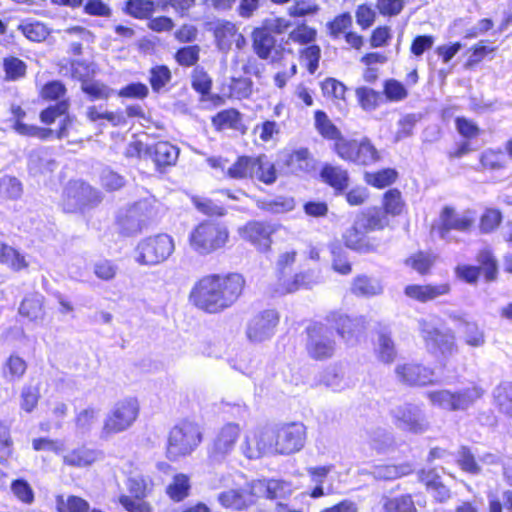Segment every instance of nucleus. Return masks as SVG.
<instances>
[{
  "mask_svg": "<svg viewBox=\"0 0 512 512\" xmlns=\"http://www.w3.org/2000/svg\"><path fill=\"white\" fill-rule=\"evenodd\" d=\"M244 284V278L238 273L206 275L194 284L189 300L206 313H221L237 301Z\"/></svg>",
  "mask_w": 512,
  "mask_h": 512,
  "instance_id": "obj_1",
  "label": "nucleus"
},
{
  "mask_svg": "<svg viewBox=\"0 0 512 512\" xmlns=\"http://www.w3.org/2000/svg\"><path fill=\"white\" fill-rule=\"evenodd\" d=\"M483 395V388L475 383L454 392L448 389L427 392V398L433 406L451 412L468 410Z\"/></svg>",
  "mask_w": 512,
  "mask_h": 512,
  "instance_id": "obj_2",
  "label": "nucleus"
},
{
  "mask_svg": "<svg viewBox=\"0 0 512 512\" xmlns=\"http://www.w3.org/2000/svg\"><path fill=\"white\" fill-rule=\"evenodd\" d=\"M229 232L225 225L215 221H203L189 235L190 247L200 255H208L225 246Z\"/></svg>",
  "mask_w": 512,
  "mask_h": 512,
  "instance_id": "obj_3",
  "label": "nucleus"
},
{
  "mask_svg": "<svg viewBox=\"0 0 512 512\" xmlns=\"http://www.w3.org/2000/svg\"><path fill=\"white\" fill-rule=\"evenodd\" d=\"M139 415V403L135 398H126L115 403L106 414L100 438L108 440L112 436L128 430Z\"/></svg>",
  "mask_w": 512,
  "mask_h": 512,
  "instance_id": "obj_4",
  "label": "nucleus"
},
{
  "mask_svg": "<svg viewBox=\"0 0 512 512\" xmlns=\"http://www.w3.org/2000/svg\"><path fill=\"white\" fill-rule=\"evenodd\" d=\"M202 433L198 424L183 421L174 426L168 437L167 456L176 460L180 456L190 454L201 442Z\"/></svg>",
  "mask_w": 512,
  "mask_h": 512,
  "instance_id": "obj_5",
  "label": "nucleus"
},
{
  "mask_svg": "<svg viewBox=\"0 0 512 512\" xmlns=\"http://www.w3.org/2000/svg\"><path fill=\"white\" fill-rule=\"evenodd\" d=\"M174 250V240L166 233L146 237L136 247L138 253L136 261L142 265H158L165 262Z\"/></svg>",
  "mask_w": 512,
  "mask_h": 512,
  "instance_id": "obj_6",
  "label": "nucleus"
},
{
  "mask_svg": "<svg viewBox=\"0 0 512 512\" xmlns=\"http://www.w3.org/2000/svg\"><path fill=\"white\" fill-rule=\"evenodd\" d=\"M334 151L342 160L361 166L371 165L380 159L377 149L368 138L340 139L334 143Z\"/></svg>",
  "mask_w": 512,
  "mask_h": 512,
  "instance_id": "obj_7",
  "label": "nucleus"
},
{
  "mask_svg": "<svg viewBox=\"0 0 512 512\" xmlns=\"http://www.w3.org/2000/svg\"><path fill=\"white\" fill-rule=\"evenodd\" d=\"M418 323L421 337L430 352H439L444 359L458 352V346L452 332L441 331L425 319L419 320Z\"/></svg>",
  "mask_w": 512,
  "mask_h": 512,
  "instance_id": "obj_8",
  "label": "nucleus"
},
{
  "mask_svg": "<svg viewBox=\"0 0 512 512\" xmlns=\"http://www.w3.org/2000/svg\"><path fill=\"white\" fill-rule=\"evenodd\" d=\"M475 223L474 214L471 211L458 213L453 207L445 206L440 212L437 225L433 227L438 236L445 241L451 240V231L469 232Z\"/></svg>",
  "mask_w": 512,
  "mask_h": 512,
  "instance_id": "obj_9",
  "label": "nucleus"
},
{
  "mask_svg": "<svg viewBox=\"0 0 512 512\" xmlns=\"http://www.w3.org/2000/svg\"><path fill=\"white\" fill-rule=\"evenodd\" d=\"M307 351L315 360H325L332 357L336 350V342L331 329L321 323H315L307 328Z\"/></svg>",
  "mask_w": 512,
  "mask_h": 512,
  "instance_id": "obj_10",
  "label": "nucleus"
},
{
  "mask_svg": "<svg viewBox=\"0 0 512 512\" xmlns=\"http://www.w3.org/2000/svg\"><path fill=\"white\" fill-rule=\"evenodd\" d=\"M390 414L396 427L403 431L422 434L429 429L423 410L416 404L404 403L396 406Z\"/></svg>",
  "mask_w": 512,
  "mask_h": 512,
  "instance_id": "obj_11",
  "label": "nucleus"
},
{
  "mask_svg": "<svg viewBox=\"0 0 512 512\" xmlns=\"http://www.w3.org/2000/svg\"><path fill=\"white\" fill-rule=\"evenodd\" d=\"M289 24L286 20L270 16L263 20L261 27H258V57L263 59L271 58L272 61L279 55L275 46L276 40L272 34H281Z\"/></svg>",
  "mask_w": 512,
  "mask_h": 512,
  "instance_id": "obj_12",
  "label": "nucleus"
},
{
  "mask_svg": "<svg viewBox=\"0 0 512 512\" xmlns=\"http://www.w3.org/2000/svg\"><path fill=\"white\" fill-rule=\"evenodd\" d=\"M477 261L480 266H458L456 274L459 278L469 284H475L479 278L481 270L484 272L488 281H492L497 275V261L489 250H482L478 253Z\"/></svg>",
  "mask_w": 512,
  "mask_h": 512,
  "instance_id": "obj_13",
  "label": "nucleus"
},
{
  "mask_svg": "<svg viewBox=\"0 0 512 512\" xmlns=\"http://www.w3.org/2000/svg\"><path fill=\"white\" fill-rule=\"evenodd\" d=\"M145 203H135L129 208L119 212L117 216V229L123 236H134L147 226V215L144 213Z\"/></svg>",
  "mask_w": 512,
  "mask_h": 512,
  "instance_id": "obj_14",
  "label": "nucleus"
},
{
  "mask_svg": "<svg viewBox=\"0 0 512 512\" xmlns=\"http://www.w3.org/2000/svg\"><path fill=\"white\" fill-rule=\"evenodd\" d=\"M305 427L300 423L278 424L277 454H292L304 446Z\"/></svg>",
  "mask_w": 512,
  "mask_h": 512,
  "instance_id": "obj_15",
  "label": "nucleus"
},
{
  "mask_svg": "<svg viewBox=\"0 0 512 512\" xmlns=\"http://www.w3.org/2000/svg\"><path fill=\"white\" fill-rule=\"evenodd\" d=\"M240 428L237 424L228 423L217 433L209 456L215 462H221L234 448L239 437Z\"/></svg>",
  "mask_w": 512,
  "mask_h": 512,
  "instance_id": "obj_16",
  "label": "nucleus"
},
{
  "mask_svg": "<svg viewBox=\"0 0 512 512\" xmlns=\"http://www.w3.org/2000/svg\"><path fill=\"white\" fill-rule=\"evenodd\" d=\"M395 373L401 383L409 386H425L433 383L434 371L421 364L398 365Z\"/></svg>",
  "mask_w": 512,
  "mask_h": 512,
  "instance_id": "obj_17",
  "label": "nucleus"
},
{
  "mask_svg": "<svg viewBox=\"0 0 512 512\" xmlns=\"http://www.w3.org/2000/svg\"><path fill=\"white\" fill-rule=\"evenodd\" d=\"M66 196L73 209H80L100 202L99 192L82 181L70 183L66 188Z\"/></svg>",
  "mask_w": 512,
  "mask_h": 512,
  "instance_id": "obj_18",
  "label": "nucleus"
},
{
  "mask_svg": "<svg viewBox=\"0 0 512 512\" xmlns=\"http://www.w3.org/2000/svg\"><path fill=\"white\" fill-rule=\"evenodd\" d=\"M146 156L147 159L154 162L158 169H161L175 165L179 156V149L167 141H160L147 146Z\"/></svg>",
  "mask_w": 512,
  "mask_h": 512,
  "instance_id": "obj_19",
  "label": "nucleus"
},
{
  "mask_svg": "<svg viewBox=\"0 0 512 512\" xmlns=\"http://www.w3.org/2000/svg\"><path fill=\"white\" fill-rule=\"evenodd\" d=\"M450 286L447 283L438 285H408L405 288V294L411 299L427 302L440 296L448 294Z\"/></svg>",
  "mask_w": 512,
  "mask_h": 512,
  "instance_id": "obj_20",
  "label": "nucleus"
},
{
  "mask_svg": "<svg viewBox=\"0 0 512 512\" xmlns=\"http://www.w3.org/2000/svg\"><path fill=\"white\" fill-rule=\"evenodd\" d=\"M321 180L331 186L336 193H342L349 186L348 171L341 166L325 164L320 171Z\"/></svg>",
  "mask_w": 512,
  "mask_h": 512,
  "instance_id": "obj_21",
  "label": "nucleus"
},
{
  "mask_svg": "<svg viewBox=\"0 0 512 512\" xmlns=\"http://www.w3.org/2000/svg\"><path fill=\"white\" fill-rule=\"evenodd\" d=\"M56 161L44 150H33L29 153L27 168L30 175L36 177L53 172Z\"/></svg>",
  "mask_w": 512,
  "mask_h": 512,
  "instance_id": "obj_22",
  "label": "nucleus"
},
{
  "mask_svg": "<svg viewBox=\"0 0 512 512\" xmlns=\"http://www.w3.org/2000/svg\"><path fill=\"white\" fill-rule=\"evenodd\" d=\"M44 296L40 293H33L26 296L20 306L19 314L30 321H42L45 316Z\"/></svg>",
  "mask_w": 512,
  "mask_h": 512,
  "instance_id": "obj_23",
  "label": "nucleus"
},
{
  "mask_svg": "<svg viewBox=\"0 0 512 512\" xmlns=\"http://www.w3.org/2000/svg\"><path fill=\"white\" fill-rule=\"evenodd\" d=\"M419 479L425 483L436 501L442 503L451 497L450 490L440 481V477L433 470H422L419 473Z\"/></svg>",
  "mask_w": 512,
  "mask_h": 512,
  "instance_id": "obj_24",
  "label": "nucleus"
},
{
  "mask_svg": "<svg viewBox=\"0 0 512 512\" xmlns=\"http://www.w3.org/2000/svg\"><path fill=\"white\" fill-rule=\"evenodd\" d=\"M355 222L366 234L375 230H381L387 225L385 213L379 209H370L359 214Z\"/></svg>",
  "mask_w": 512,
  "mask_h": 512,
  "instance_id": "obj_25",
  "label": "nucleus"
},
{
  "mask_svg": "<svg viewBox=\"0 0 512 512\" xmlns=\"http://www.w3.org/2000/svg\"><path fill=\"white\" fill-rule=\"evenodd\" d=\"M350 290L356 296L372 297L381 294L383 287L378 280L362 274L353 279Z\"/></svg>",
  "mask_w": 512,
  "mask_h": 512,
  "instance_id": "obj_26",
  "label": "nucleus"
},
{
  "mask_svg": "<svg viewBox=\"0 0 512 512\" xmlns=\"http://www.w3.org/2000/svg\"><path fill=\"white\" fill-rule=\"evenodd\" d=\"M278 424L264 425L258 436V453L277 454Z\"/></svg>",
  "mask_w": 512,
  "mask_h": 512,
  "instance_id": "obj_27",
  "label": "nucleus"
},
{
  "mask_svg": "<svg viewBox=\"0 0 512 512\" xmlns=\"http://www.w3.org/2000/svg\"><path fill=\"white\" fill-rule=\"evenodd\" d=\"M156 11V4L153 0H127L124 12L136 19H150Z\"/></svg>",
  "mask_w": 512,
  "mask_h": 512,
  "instance_id": "obj_28",
  "label": "nucleus"
},
{
  "mask_svg": "<svg viewBox=\"0 0 512 512\" xmlns=\"http://www.w3.org/2000/svg\"><path fill=\"white\" fill-rule=\"evenodd\" d=\"M237 35L236 27L228 21L218 22L214 29V36L221 51H228Z\"/></svg>",
  "mask_w": 512,
  "mask_h": 512,
  "instance_id": "obj_29",
  "label": "nucleus"
},
{
  "mask_svg": "<svg viewBox=\"0 0 512 512\" xmlns=\"http://www.w3.org/2000/svg\"><path fill=\"white\" fill-rule=\"evenodd\" d=\"M314 118L315 127L321 136L335 142H339L340 139L344 138L340 130L332 123L324 111L317 110Z\"/></svg>",
  "mask_w": 512,
  "mask_h": 512,
  "instance_id": "obj_30",
  "label": "nucleus"
},
{
  "mask_svg": "<svg viewBox=\"0 0 512 512\" xmlns=\"http://www.w3.org/2000/svg\"><path fill=\"white\" fill-rule=\"evenodd\" d=\"M279 323V314L274 309H267L258 316V340L270 338Z\"/></svg>",
  "mask_w": 512,
  "mask_h": 512,
  "instance_id": "obj_31",
  "label": "nucleus"
},
{
  "mask_svg": "<svg viewBox=\"0 0 512 512\" xmlns=\"http://www.w3.org/2000/svg\"><path fill=\"white\" fill-rule=\"evenodd\" d=\"M365 235L366 233L361 228L357 227V223L354 221L353 226L344 233L343 239L348 248L366 253L371 249L370 245L365 241Z\"/></svg>",
  "mask_w": 512,
  "mask_h": 512,
  "instance_id": "obj_32",
  "label": "nucleus"
},
{
  "mask_svg": "<svg viewBox=\"0 0 512 512\" xmlns=\"http://www.w3.org/2000/svg\"><path fill=\"white\" fill-rule=\"evenodd\" d=\"M97 460V452L92 449L81 447L64 456V463L73 467H86Z\"/></svg>",
  "mask_w": 512,
  "mask_h": 512,
  "instance_id": "obj_33",
  "label": "nucleus"
},
{
  "mask_svg": "<svg viewBox=\"0 0 512 512\" xmlns=\"http://www.w3.org/2000/svg\"><path fill=\"white\" fill-rule=\"evenodd\" d=\"M0 264L7 265L14 271H20L28 266L24 256L7 244L0 245Z\"/></svg>",
  "mask_w": 512,
  "mask_h": 512,
  "instance_id": "obj_34",
  "label": "nucleus"
},
{
  "mask_svg": "<svg viewBox=\"0 0 512 512\" xmlns=\"http://www.w3.org/2000/svg\"><path fill=\"white\" fill-rule=\"evenodd\" d=\"M81 90L88 96L90 101L107 100L114 90L98 80H89L81 85Z\"/></svg>",
  "mask_w": 512,
  "mask_h": 512,
  "instance_id": "obj_35",
  "label": "nucleus"
},
{
  "mask_svg": "<svg viewBox=\"0 0 512 512\" xmlns=\"http://www.w3.org/2000/svg\"><path fill=\"white\" fill-rule=\"evenodd\" d=\"M189 490V478L184 474H177L167 486L166 493L173 501L180 502L189 495Z\"/></svg>",
  "mask_w": 512,
  "mask_h": 512,
  "instance_id": "obj_36",
  "label": "nucleus"
},
{
  "mask_svg": "<svg viewBox=\"0 0 512 512\" xmlns=\"http://www.w3.org/2000/svg\"><path fill=\"white\" fill-rule=\"evenodd\" d=\"M368 442L372 449L378 453L385 452L393 445L391 433L383 428H375L367 431Z\"/></svg>",
  "mask_w": 512,
  "mask_h": 512,
  "instance_id": "obj_37",
  "label": "nucleus"
},
{
  "mask_svg": "<svg viewBox=\"0 0 512 512\" xmlns=\"http://www.w3.org/2000/svg\"><path fill=\"white\" fill-rule=\"evenodd\" d=\"M309 275L301 272L294 275L292 279L286 278L281 283H277L274 288L273 295H285L297 291L301 287H309L310 282L307 280Z\"/></svg>",
  "mask_w": 512,
  "mask_h": 512,
  "instance_id": "obj_38",
  "label": "nucleus"
},
{
  "mask_svg": "<svg viewBox=\"0 0 512 512\" xmlns=\"http://www.w3.org/2000/svg\"><path fill=\"white\" fill-rule=\"evenodd\" d=\"M457 463L460 468L471 475H479L482 472L481 465L477 462L475 455L467 446H461L457 452Z\"/></svg>",
  "mask_w": 512,
  "mask_h": 512,
  "instance_id": "obj_39",
  "label": "nucleus"
},
{
  "mask_svg": "<svg viewBox=\"0 0 512 512\" xmlns=\"http://www.w3.org/2000/svg\"><path fill=\"white\" fill-rule=\"evenodd\" d=\"M360 106L366 111H372L383 102V94L369 87H359L355 91Z\"/></svg>",
  "mask_w": 512,
  "mask_h": 512,
  "instance_id": "obj_40",
  "label": "nucleus"
},
{
  "mask_svg": "<svg viewBox=\"0 0 512 512\" xmlns=\"http://www.w3.org/2000/svg\"><path fill=\"white\" fill-rule=\"evenodd\" d=\"M494 398L501 412L512 418V383L504 382L497 386Z\"/></svg>",
  "mask_w": 512,
  "mask_h": 512,
  "instance_id": "obj_41",
  "label": "nucleus"
},
{
  "mask_svg": "<svg viewBox=\"0 0 512 512\" xmlns=\"http://www.w3.org/2000/svg\"><path fill=\"white\" fill-rule=\"evenodd\" d=\"M219 503L225 508H232L235 510H242L247 508L252 501H247L245 493L236 491V490H228L220 493L218 495Z\"/></svg>",
  "mask_w": 512,
  "mask_h": 512,
  "instance_id": "obj_42",
  "label": "nucleus"
},
{
  "mask_svg": "<svg viewBox=\"0 0 512 512\" xmlns=\"http://www.w3.org/2000/svg\"><path fill=\"white\" fill-rule=\"evenodd\" d=\"M412 471L410 465H380L373 470V475L379 480H394Z\"/></svg>",
  "mask_w": 512,
  "mask_h": 512,
  "instance_id": "obj_43",
  "label": "nucleus"
},
{
  "mask_svg": "<svg viewBox=\"0 0 512 512\" xmlns=\"http://www.w3.org/2000/svg\"><path fill=\"white\" fill-rule=\"evenodd\" d=\"M27 369L26 362L19 356L11 355L3 368V376L9 381H15L20 379Z\"/></svg>",
  "mask_w": 512,
  "mask_h": 512,
  "instance_id": "obj_44",
  "label": "nucleus"
},
{
  "mask_svg": "<svg viewBox=\"0 0 512 512\" xmlns=\"http://www.w3.org/2000/svg\"><path fill=\"white\" fill-rule=\"evenodd\" d=\"M5 79L7 81H17L26 75L27 65L17 57H6L3 60Z\"/></svg>",
  "mask_w": 512,
  "mask_h": 512,
  "instance_id": "obj_45",
  "label": "nucleus"
},
{
  "mask_svg": "<svg viewBox=\"0 0 512 512\" xmlns=\"http://www.w3.org/2000/svg\"><path fill=\"white\" fill-rule=\"evenodd\" d=\"M328 320L334 323L338 334L345 340L349 341L355 332L357 326L355 320L346 315L333 313Z\"/></svg>",
  "mask_w": 512,
  "mask_h": 512,
  "instance_id": "obj_46",
  "label": "nucleus"
},
{
  "mask_svg": "<svg viewBox=\"0 0 512 512\" xmlns=\"http://www.w3.org/2000/svg\"><path fill=\"white\" fill-rule=\"evenodd\" d=\"M463 326V333L465 343L472 347H481L485 343L484 333L479 329L478 325L474 322H468L461 317L458 318Z\"/></svg>",
  "mask_w": 512,
  "mask_h": 512,
  "instance_id": "obj_47",
  "label": "nucleus"
},
{
  "mask_svg": "<svg viewBox=\"0 0 512 512\" xmlns=\"http://www.w3.org/2000/svg\"><path fill=\"white\" fill-rule=\"evenodd\" d=\"M99 415V409L94 407H87L77 413L75 417L76 429L82 433H88L96 423Z\"/></svg>",
  "mask_w": 512,
  "mask_h": 512,
  "instance_id": "obj_48",
  "label": "nucleus"
},
{
  "mask_svg": "<svg viewBox=\"0 0 512 512\" xmlns=\"http://www.w3.org/2000/svg\"><path fill=\"white\" fill-rule=\"evenodd\" d=\"M22 192V183L16 177L5 175L2 178H0L1 197L15 200L21 197Z\"/></svg>",
  "mask_w": 512,
  "mask_h": 512,
  "instance_id": "obj_49",
  "label": "nucleus"
},
{
  "mask_svg": "<svg viewBox=\"0 0 512 512\" xmlns=\"http://www.w3.org/2000/svg\"><path fill=\"white\" fill-rule=\"evenodd\" d=\"M332 268L341 275H349L352 272V265L348 260L347 253L339 245L331 247Z\"/></svg>",
  "mask_w": 512,
  "mask_h": 512,
  "instance_id": "obj_50",
  "label": "nucleus"
},
{
  "mask_svg": "<svg viewBox=\"0 0 512 512\" xmlns=\"http://www.w3.org/2000/svg\"><path fill=\"white\" fill-rule=\"evenodd\" d=\"M310 153L307 148H300L292 152L287 160V165L293 172H306L311 168Z\"/></svg>",
  "mask_w": 512,
  "mask_h": 512,
  "instance_id": "obj_51",
  "label": "nucleus"
},
{
  "mask_svg": "<svg viewBox=\"0 0 512 512\" xmlns=\"http://www.w3.org/2000/svg\"><path fill=\"white\" fill-rule=\"evenodd\" d=\"M18 30L29 40L34 42L44 41L49 35L47 27L40 22L25 23L18 26Z\"/></svg>",
  "mask_w": 512,
  "mask_h": 512,
  "instance_id": "obj_52",
  "label": "nucleus"
},
{
  "mask_svg": "<svg viewBox=\"0 0 512 512\" xmlns=\"http://www.w3.org/2000/svg\"><path fill=\"white\" fill-rule=\"evenodd\" d=\"M378 356L382 362L391 363L396 357V349L390 335L380 333L378 337Z\"/></svg>",
  "mask_w": 512,
  "mask_h": 512,
  "instance_id": "obj_53",
  "label": "nucleus"
},
{
  "mask_svg": "<svg viewBox=\"0 0 512 512\" xmlns=\"http://www.w3.org/2000/svg\"><path fill=\"white\" fill-rule=\"evenodd\" d=\"M397 177V172L394 169H383L377 173H367L366 182L378 188H384L392 184Z\"/></svg>",
  "mask_w": 512,
  "mask_h": 512,
  "instance_id": "obj_54",
  "label": "nucleus"
},
{
  "mask_svg": "<svg viewBox=\"0 0 512 512\" xmlns=\"http://www.w3.org/2000/svg\"><path fill=\"white\" fill-rule=\"evenodd\" d=\"M171 72L167 66L161 65L150 70V84L154 92H159L171 80Z\"/></svg>",
  "mask_w": 512,
  "mask_h": 512,
  "instance_id": "obj_55",
  "label": "nucleus"
},
{
  "mask_svg": "<svg viewBox=\"0 0 512 512\" xmlns=\"http://www.w3.org/2000/svg\"><path fill=\"white\" fill-rule=\"evenodd\" d=\"M254 162L251 158L241 156L238 160L228 168L227 174L231 178L241 179L252 174Z\"/></svg>",
  "mask_w": 512,
  "mask_h": 512,
  "instance_id": "obj_56",
  "label": "nucleus"
},
{
  "mask_svg": "<svg viewBox=\"0 0 512 512\" xmlns=\"http://www.w3.org/2000/svg\"><path fill=\"white\" fill-rule=\"evenodd\" d=\"M481 165L485 169L499 170L505 167L506 161L502 151L486 150L480 158Z\"/></svg>",
  "mask_w": 512,
  "mask_h": 512,
  "instance_id": "obj_57",
  "label": "nucleus"
},
{
  "mask_svg": "<svg viewBox=\"0 0 512 512\" xmlns=\"http://www.w3.org/2000/svg\"><path fill=\"white\" fill-rule=\"evenodd\" d=\"M387 100L398 102L407 97L406 88L395 79L386 80L384 83V91L382 93Z\"/></svg>",
  "mask_w": 512,
  "mask_h": 512,
  "instance_id": "obj_58",
  "label": "nucleus"
},
{
  "mask_svg": "<svg viewBox=\"0 0 512 512\" xmlns=\"http://www.w3.org/2000/svg\"><path fill=\"white\" fill-rule=\"evenodd\" d=\"M296 251H287L279 255L277 263H276V272L278 275V282L281 283L286 279V276L290 272L291 266L294 264L296 260Z\"/></svg>",
  "mask_w": 512,
  "mask_h": 512,
  "instance_id": "obj_59",
  "label": "nucleus"
},
{
  "mask_svg": "<svg viewBox=\"0 0 512 512\" xmlns=\"http://www.w3.org/2000/svg\"><path fill=\"white\" fill-rule=\"evenodd\" d=\"M200 47L198 45L180 48L175 55L176 61L181 66H193L199 60Z\"/></svg>",
  "mask_w": 512,
  "mask_h": 512,
  "instance_id": "obj_60",
  "label": "nucleus"
},
{
  "mask_svg": "<svg viewBox=\"0 0 512 512\" xmlns=\"http://www.w3.org/2000/svg\"><path fill=\"white\" fill-rule=\"evenodd\" d=\"M258 207L273 213H282L294 208V200L286 197H278L269 202L258 200Z\"/></svg>",
  "mask_w": 512,
  "mask_h": 512,
  "instance_id": "obj_61",
  "label": "nucleus"
},
{
  "mask_svg": "<svg viewBox=\"0 0 512 512\" xmlns=\"http://www.w3.org/2000/svg\"><path fill=\"white\" fill-rule=\"evenodd\" d=\"M95 70L91 64L84 61L75 60L71 63V75L74 79L81 82H88L93 78Z\"/></svg>",
  "mask_w": 512,
  "mask_h": 512,
  "instance_id": "obj_62",
  "label": "nucleus"
},
{
  "mask_svg": "<svg viewBox=\"0 0 512 512\" xmlns=\"http://www.w3.org/2000/svg\"><path fill=\"white\" fill-rule=\"evenodd\" d=\"M40 398L39 388L24 386L21 391V408L30 413L37 406Z\"/></svg>",
  "mask_w": 512,
  "mask_h": 512,
  "instance_id": "obj_63",
  "label": "nucleus"
},
{
  "mask_svg": "<svg viewBox=\"0 0 512 512\" xmlns=\"http://www.w3.org/2000/svg\"><path fill=\"white\" fill-rule=\"evenodd\" d=\"M120 504L127 512H152L151 505L144 499H136L127 495L119 497Z\"/></svg>",
  "mask_w": 512,
  "mask_h": 512,
  "instance_id": "obj_64",
  "label": "nucleus"
}]
</instances>
